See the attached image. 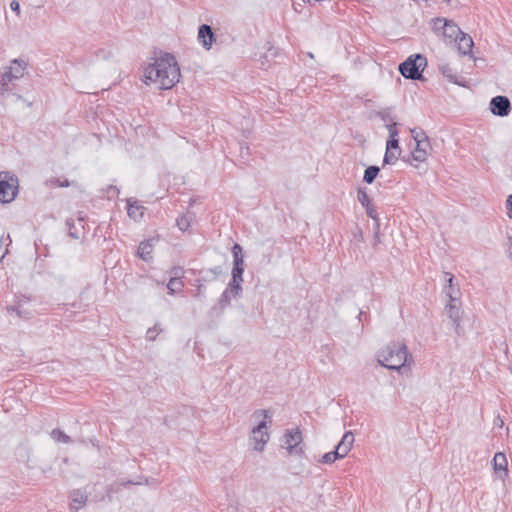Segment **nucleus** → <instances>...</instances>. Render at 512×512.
Returning a JSON list of instances; mask_svg holds the SVG:
<instances>
[{
    "label": "nucleus",
    "instance_id": "obj_1",
    "mask_svg": "<svg viewBox=\"0 0 512 512\" xmlns=\"http://www.w3.org/2000/svg\"><path fill=\"white\" fill-rule=\"evenodd\" d=\"M180 76V68L174 55L161 53L144 68L143 81L147 85L155 84L158 89L168 90L179 82Z\"/></svg>",
    "mask_w": 512,
    "mask_h": 512
},
{
    "label": "nucleus",
    "instance_id": "obj_2",
    "mask_svg": "<svg viewBox=\"0 0 512 512\" xmlns=\"http://www.w3.org/2000/svg\"><path fill=\"white\" fill-rule=\"evenodd\" d=\"M407 346L400 342H391L377 353L378 363L389 369L400 371L408 359Z\"/></svg>",
    "mask_w": 512,
    "mask_h": 512
},
{
    "label": "nucleus",
    "instance_id": "obj_3",
    "mask_svg": "<svg viewBox=\"0 0 512 512\" xmlns=\"http://www.w3.org/2000/svg\"><path fill=\"white\" fill-rule=\"evenodd\" d=\"M232 255H233V269H232V279L230 281V290L233 292V296L237 297L242 292L241 282L243 281V272H244V259L242 254V247L235 243L232 247Z\"/></svg>",
    "mask_w": 512,
    "mask_h": 512
},
{
    "label": "nucleus",
    "instance_id": "obj_4",
    "mask_svg": "<svg viewBox=\"0 0 512 512\" xmlns=\"http://www.w3.org/2000/svg\"><path fill=\"white\" fill-rule=\"evenodd\" d=\"M426 65L427 60L423 55H411L399 65V72L407 79L420 80Z\"/></svg>",
    "mask_w": 512,
    "mask_h": 512
},
{
    "label": "nucleus",
    "instance_id": "obj_5",
    "mask_svg": "<svg viewBox=\"0 0 512 512\" xmlns=\"http://www.w3.org/2000/svg\"><path fill=\"white\" fill-rule=\"evenodd\" d=\"M256 417L263 416V420H261L257 426H255L251 431L250 440L253 444V448L256 451H262L266 445V443L270 439V435L268 433V426L266 418H268V412L266 410H258L254 413Z\"/></svg>",
    "mask_w": 512,
    "mask_h": 512
},
{
    "label": "nucleus",
    "instance_id": "obj_6",
    "mask_svg": "<svg viewBox=\"0 0 512 512\" xmlns=\"http://www.w3.org/2000/svg\"><path fill=\"white\" fill-rule=\"evenodd\" d=\"M19 181L10 173L0 174V202L10 203L18 194Z\"/></svg>",
    "mask_w": 512,
    "mask_h": 512
},
{
    "label": "nucleus",
    "instance_id": "obj_7",
    "mask_svg": "<svg viewBox=\"0 0 512 512\" xmlns=\"http://www.w3.org/2000/svg\"><path fill=\"white\" fill-rule=\"evenodd\" d=\"M26 68L27 63L24 60H12L11 65L9 67H6L1 74L0 83L2 90H7L8 85L12 81L22 78L24 76Z\"/></svg>",
    "mask_w": 512,
    "mask_h": 512
},
{
    "label": "nucleus",
    "instance_id": "obj_8",
    "mask_svg": "<svg viewBox=\"0 0 512 512\" xmlns=\"http://www.w3.org/2000/svg\"><path fill=\"white\" fill-rule=\"evenodd\" d=\"M302 440L301 431L298 428L292 429L283 435L281 446L287 449L290 454L301 455L303 453Z\"/></svg>",
    "mask_w": 512,
    "mask_h": 512
},
{
    "label": "nucleus",
    "instance_id": "obj_9",
    "mask_svg": "<svg viewBox=\"0 0 512 512\" xmlns=\"http://www.w3.org/2000/svg\"><path fill=\"white\" fill-rule=\"evenodd\" d=\"M490 111L493 115L506 117L511 111V103L506 96H495L490 101Z\"/></svg>",
    "mask_w": 512,
    "mask_h": 512
},
{
    "label": "nucleus",
    "instance_id": "obj_10",
    "mask_svg": "<svg viewBox=\"0 0 512 512\" xmlns=\"http://www.w3.org/2000/svg\"><path fill=\"white\" fill-rule=\"evenodd\" d=\"M442 32L439 37H441L445 42L452 43L457 41L460 34L462 33L461 29L458 27L456 23L452 20H447L443 22L441 26Z\"/></svg>",
    "mask_w": 512,
    "mask_h": 512
},
{
    "label": "nucleus",
    "instance_id": "obj_11",
    "mask_svg": "<svg viewBox=\"0 0 512 512\" xmlns=\"http://www.w3.org/2000/svg\"><path fill=\"white\" fill-rule=\"evenodd\" d=\"M9 311H15L22 319H30L33 316V309L31 308L30 300L26 297H21L17 300L15 306H11Z\"/></svg>",
    "mask_w": 512,
    "mask_h": 512
},
{
    "label": "nucleus",
    "instance_id": "obj_12",
    "mask_svg": "<svg viewBox=\"0 0 512 512\" xmlns=\"http://www.w3.org/2000/svg\"><path fill=\"white\" fill-rule=\"evenodd\" d=\"M354 443V435L351 431H347L341 441L335 447V451L339 452V458H344L352 449Z\"/></svg>",
    "mask_w": 512,
    "mask_h": 512
},
{
    "label": "nucleus",
    "instance_id": "obj_13",
    "mask_svg": "<svg viewBox=\"0 0 512 512\" xmlns=\"http://www.w3.org/2000/svg\"><path fill=\"white\" fill-rule=\"evenodd\" d=\"M70 508L74 511H78L80 508L86 505L88 495L86 491L82 489H74L70 493Z\"/></svg>",
    "mask_w": 512,
    "mask_h": 512
},
{
    "label": "nucleus",
    "instance_id": "obj_14",
    "mask_svg": "<svg viewBox=\"0 0 512 512\" xmlns=\"http://www.w3.org/2000/svg\"><path fill=\"white\" fill-rule=\"evenodd\" d=\"M198 39L204 48L210 49L215 40L212 28L207 24L201 25L198 31Z\"/></svg>",
    "mask_w": 512,
    "mask_h": 512
},
{
    "label": "nucleus",
    "instance_id": "obj_15",
    "mask_svg": "<svg viewBox=\"0 0 512 512\" xmlns=\"http://www.w3.org/2000/svg\"><path fill=\"white\" fill-rule=\"evenodd\" d=\"M455 302L456 301L450 300V303L446 306V311H447L448 317L450 318V320L453 323L456 333H459L462 312H461L460 307Z\"/></svg>",
    "mask_w": 512,
    "mask_h": 512
},
{
    "label": "nucleus",
    "instance_id": "obj_16",
    "mask_svg": "<svg viewBox=\"0 0 512 512\" xmlns=\"http://www.w3.org/2000/svg\"><path fill=\"white\" fill-rule=\"evenodd\" d=\"M493 469L495 473L499 474L500 478H504L508 474L507 458L502 452H497L493 458Z\"/></svg>",
    "mask_w": 512,
    "mask_h": 512
},
{
    "label": "nucleus",
    "instance_id": "obj_17",
    "mask_svg": "<svg viewBox=\"0 0 512 512\" xmlns=\"http://www.w3.org/2000/svg\"><path fill=\"white\" fill-rule=\"evenodd\" d=\"M429 147H430L429 139L425 140L423 142L417 143L412 152L413 159L418 162H424L427 158V155H428L427 149Z\"/></svg>",
    "mask_w": 512,
    "mask_h": 512
},
{
    "label": "nucleus",
    "instance_id": "obj_18",
    "mask_svg": "<svg viewBox=\"0 0 512 512\" xmlns=\"http://www.w3.org/2000/svg\"><path fill=\"white\" fill-rule=\"evenodd\" d=\"M456 42L458 44V51L463 55L469 54L474 45L472 38L463 32L460 34Z\"/></svg>",
    "mask_w": 512,
    "mask_h": 512
},
{
    "label": "nucleus",
    "instance_id": "obj_19",
    "mask_svg": "<svg viewBox=\"0 0 512 512\" xmlns=\"http://www.w3.org/2000/svg\"><path fill=\"white\" fill-rule=\"evenodd\" d=\"M153 243L152 240L143 241L139 244L137 254L144 260L149 261L152 259Z\"/></svg>",
    "mask_w": 512,
    "mask_h": 512
},
{
    "label": "nucleus",
    "instance_id": "obj_20",
    "mask_svg": "<svg viewBox=\"0 0 512 512\" xmlns=\"http://www.w3.org/2000/svg\"><path fill=\"white\" fill-rule=\"evenodd\" d=\"M143 206L137 204V202L132 203L131 200H128V209L127 213L130 218L134 220H138L143 216Z\"/></svg>",
    "mask_w": 512,
    "mask_h": 512
},
{
    "label": "nucleus",
    "instance_id": "obj_21",
    "mask_svg": "<svg viewBox=\"0 0 512 512\" xmlns=\"http://www.w3.org/2000/svg\"><path fill=\"white\" fill-rule=\"evenodd\" d=\"M50 437L56 442V443H64L69 444L72 442L71 437L68 436L66 433H64L60 429H53L50 432Z\"/></svg>",
    "mask_w": 512,
    "mask_h": 512
},
{
    "label": "nucleus",
    "instance_id": "obj_22",
    "mask_svg": "<svg viewBox=\"0 0 512 512\" xmlns=\"http://www.w3.org/2000/svg\"><path fill=\"white\" fill-rule=\"evenodd\" d=\"M444 276H445V280L448 283V287L445 288L446 294L450 298L451 301H456V292L453 288L454 276L449 272H445Z\"/></svg>",
    "mask_w": 512,
    "mask_h": 512
},
{
    "label": "nucleus",
    "instance_id": "obj_23",
    "mask_svg": "<svg viewBox=\"0 0 512 512\" xmlns=\"http://www.w3.org/2000/svg\"><path fill=\"white\" fill-rule=\"evenodd\" d=\"M380 169L378 166H369L365 172H364V176H363V181L368 183V184H371L373 183V181L375 180V178L377 177L378 173H379Z\"/></svg>",
    "mask_w": 512,
    "mask_h": 512
},
{
    "label": "nucleus",
    "instance_id": "obj_24",
    "mask_svg": "<svg viewBox=\"0 0 512 512\" xmlns=\"http://www.w3.org/2000/svg\"><path fill=\"white\" fill-rule=\"evenodd\" d=\"M439 69L443 76L446 77L449 81L453 83H458L457 75L455 74V71L449 64H443L439 67Z\"/></svg>",
    "mask_w": 512,
    "mask_h": 512
},
{
    "label": "nucleus",
    "instance_id": "obj_25",
    "mask_svg": "<svg viewBox=\"0 0 512 512\" xmlns=\"http://www.w3.org/2000/svg\"><path fill=\"white\" fill-rule=\"evenodd\" d=\"M366 209V213L367 215L374 220L375 222V229H376V232H375V237L377 238L378 237V234H379V227H380V222H379V217H378V213L375 209V207L370 204L369 206L365 207Z\"/></svg>",
    "mask_w": 512,
    "mask_h": 512
},
{
    "label": "nucleus",
    "instance_id": "obj_26",
    "mask_svg": "<svg viewBox=\"0 0 512 512\" xmlns=\"http://www.w3.org/2000/svg\"><path fill=\"white\" fill-rule=\"evenodd\" d=\"M183 287V282L179 278H171L167 284V288L170 291L171 294H174L177 291H180Z\"/></svg>",
    "mask_w": 512,
    "mask_h": 512
},
{
    "label": "nucleus",
    "instance_id": "obj_27",
    "mask_svg": "<svg viewBox=\"0 0 512 512\" xmlns=\"http://www.w3.org/2000/svg\"><path fill=\"white\" fill-rule=\"evenodd\" d=\"M410 133L416 144L428 140L426 133L422 129L413 128L410 130Z\"/></svg>",
    "mask_w": 512,
    "mask_h": 512
},
{
    "label": "nucleus",
    "instance_id": "obj_28",
    "mask_svg": "<svg viewBox=\"0 0 512 512\" xmlns=\"http://www.w3.org/2000/svg\"><path fill=\"white\" fill-rule=\"evenodd\" d=\"M340 459L339 458V452H336L335 450L334 451H330L328 453H325L321 459L319 460V462L321 463H324V464H332L334 463L336 460Z\"/></svg>",
    "mask_w": 512,
    "mask_h": 512
},
{
    "label": "nucleus",
    "instance_id": "obj_29",
    "mask_svg": "<svg viewBox=\"0 0 512 512\" xmlns=\"http://www.w3.org/2000/svg\"><path fill=\"white\" fill-rule=\"evenodd\" d=\"M357 200L364 208L371 204L368 194L362 188H359L357 191Z\"/></svg>",
    "mask_w": 512,
    "mask_h": 512
},
{
    "label": "nucleus",
    "instance_id": "obj_30",
    "mask_svg": "<svg viewBox=\"0 0 512 512\" xmlns=\"http://www.w3.org/2000/svg\"><path fill=\"white\" fill-rule=\"evenodd\" d=\"M445 18H434L431 20L432 30L436 33L437 36H440L442 29L441 26L443 25V22H445Z\"/></svg>",
    "mask_w": 512,
    "mask_h": 512
},
{
    "label": "nucleus",
    "instance_id": "obj_31",
    "mask_svg": "<svg viewBox=\"0 0 512 512\" xmlns=\"http://www.w3.org/2000/svg\"><path fill=\"white\" fill-rule=\"evenodd\" d=\"M400 151L398 153H395L394 151H386L384 155V163L385 164H394L399 157Z\"/></svg>",
    "mask_w": 512,
    "mask_h": 512
},
{
    "label": "nucleus",
    "instance_id": "obj_32",
    "mask_svg": "<svg viewBox=\"0 0 512 512\" xmlns=\"http://www.w3.org/2000/svg\"><path fill=\"white\" fill-rule=\"evenodd\" d=\"M190 220H191V218L186 216V215L185 216H181L176 221L178 228L181 231H186L190 227Z\"/></svg>",
    "mask_w": 512,
    "mask_h": 512
},
{
    "label": "nucleus",
    "instance_id": "obj_33",
    "mask_svg": "<svg viewBox=\"0 0 512 512\" xmlns=\"http://www.w3.org/2000/svg\"><path fill=\"white\" fill-rule=\"evenodd\" d=\"M231 297L235 298L233 296V292L230 290V284H229L227 289L221 295V298H220L221 306L228 305L230 303Z\"/></svg>",
    "mask_w": 512,
    "mask_h": 512
},
{
    "label": "nucleus",
    "instance_id": "obj_34",
    "mask_svg": "<svg viewBox=\"0 0 512 512\" xmlns=\"http://www.w3.org/2000/svg\"><path fill=\"white\" fill-rule=\"evenodd\" d=\"M400 151L398 137H390L386 144V151Z\"/></svg>",
    "mask_w": 512,
    "mask_h": 512
},
{
    "label": "nucleus",
    "instance_id": "obj_35",
    "mask_svg": "<svg viewBox=\"0 0 512 512\" xmlns=\"http://www.w3.org/2000/svg\"><path fill=\"white\" fill-rule=\"evenodd\" d=\"M161 331H162V329H161V328L156 324V325H154V327L149 328V329L147 330L146 338H147L149 341H153V340H155V338H156L157 334H158L159 332H161Z\"/></svg>",
    "mask_w": 512,
    "mask_h": 512
},
{
    "label": "nucleus",
    "instance_id": "obj_36",
    "mask_svg": "<svg viewBox=\"0 0 512 512\" xmlns=\"http://www.w3.org/2000/svg\"><path fill=\"white\" fill-rule=\"evenodd\" d=\"M396 125H397L396 122H392V123L386 125V128L389 131V137H398V130L396 128Z\"/></svg>",
    "mask_w": 512,
    "mask_h": 512
},
{
    "label": "nucleus",
    "instance_id": "obj_37",
    "mask_svg": "<svg viewBox=\"0 0 512 512\" xmlns=\"http://www.w3.org/2000/svg\"><path fill=\"white\" fill-rule=\"evenodd\" d=\"M506 205H507V208H508V212H507V215L509 218L512 219V195H509L506 199Z\"/></svg>",
    "mask_w": 512,
    "mask_h": 512
},
{
    "label": "nucleus",
    "instance_id": "obj_38",
    "mask_svg": "<svg viewBox=\"0 0 512 512\" xmlns=\"http://www.w3.org/2000/svg\"><path fill=\"white\" fill-rule=\"evenodd\" d=\"M10 8L12 11L16 12L17 14L20 13V4L18 1H16V0L11 1Z\"/></svg>",
    "mask_w": 512,
    "mask_h": 512
},
{
    "label": "nucleus",
    "instance_id": "obj_39",
    "mask_svg": "<svg viewBox=\"0 0 512 512\" xmlns=\"http://www.w3.org/2000/svg\"><path fill=\"white\" fill-rule=\"evenodd\" d=\"M383 121L390 120L389 112L388 111H381L377 114Z\"/></svg>",
    "mask_w": 512,
    "mask_h": 512
},
{
    "label": "nucleus",
    "instance_id": "obj_40",
    "mask_svg": "<svg viewBox=\"0 0 512 512\" xmlns=\"http://www.w3.org/2000/svg\"><path fill=\"white\" fill-rule=\"evenodd\" d=\"M509 242H510V249H511L510 257L512 258V237H509Z\"/></svg>",
    "mask_w": 512,
    "mask_h": 512
},
{
    "label": "nucleus",
    "instance_id": "obj_41",
    "mask_svg": "<svg viewBox=\"0 0 512 512\" xmlns=\"http://www.w3.org/2000/svg\"><path fill=\"white\" fill-rule=\"evenodd\" d=\"M60 186L67 187V186H69V182L66 180L65 182L61 183Z\"/></svg>",
    "mask_w": 512,
    "mask_h": 512
},
{
    "label": "nucleus",
    "instance_id": "obj_42",
    "mask_svg": "<svg viewBox=\"0 0 512 512\" xmlns=\"http://www.w3.org/2000/svg\"><path fill=\"white\" fill-rule=\"evenodd\" d=\"M128 483L129 484H140L139 482H133V481H129Z\"/></svg>",
    "mask_w": 512,
    "mask_h": 512
},
{
    "label": "nucleus",
    "instance_id": "obj_43",
    "mask_svg": "<svg viewBox=\"0 0 512 512\" xmlns=\"http://www.w3.org/2000/svg\"><path fill=\"white\" fill-rule=\"evenodd\" d=\"M2 243H3V238L0 239V245H2Z\"/></svg>",
    "mask_w": 512,
    "mask_h": 512
}]
</instances>
